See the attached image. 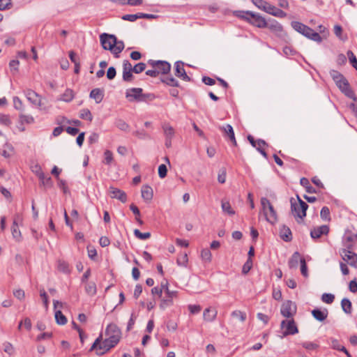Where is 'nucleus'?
<instances>
[{
    "label": "nucleus",
    "instance_id": "obj_55",
    "mask_svg": "<svg viewBox=\"0 0 357 357\" xmlns=\"http://www.w3.org/2000/svg\"><path fill=\"white\" fill-rule=\"evenodd\" d=\"M146 66L144 63H139L133 67V72L136 74L140 73L146 69Z\"/></svg>",
    "mask_w": 357,
    "mask_h": 357
},
{
    "label": "nucleus",
    "instance_id": "obj_3",
    "mask_svg": "<svg viewBox=\"0 0 357 357\" xmlns=\"http://www.w3.org/2000/svg\"><path fill=\"white\" fill-rule=\"evenodd\" d=\"M291 27L299 33L314 41L321 43L322 38L320 35L307 25L297 21L291 23Z\"/></svg>",
    "mask_w": 357,
    "mask_h": 357
},
{
    "label": "nucleus",
    "instance_id": "obj_53",
    "mask_svg": "<svg viewBox=\"0 0 357 357\" xmlns=\"http://www.w3.org/2000/svg\"><path fill=\"white\" fill-rule=\"evenodd\" d=\"M167 166L164 164L160 165L158 167V175L161 178H164L167 176Z\"/></svg>",
    "mask_w": 357,
    "mask_h": 357
},
{
    "label": "nucleus",
    "instance_id": "obj_56",
    "mask_svg": "<svg viewBox=\"0 0 357 357\" xmlns=\"http://www.w3.org/2000/svg\"><path fill=\"white\" fill-rule=\"evenodd\" d=\"M104 155H105L104 162L107 165H109L113 160L112 153L110 151L107 150L105 151Z\"/></svg>",
    "mask_w": 357,
    "mask_h": 357
},
{
    "label": "nucleus",
    "instance_id": "obj_38",
    "mask_svg": "<svg viewBox=\"0 0 357 357\" xmlns=\"http://www.w3.org/2000/svg\"><path fill=\"white\" fill-rule=\"evenodd\" d=\"M231 315L232 317L238 319L241 322H244L247 318L245 312L241 310H234Z\"/></svg>",
    "mask_w": 357,
    "mask_h": 357
},
{
    "label": "nucleus",
    "instance_id": "obj_32",
    "mask_svg": "<svg viewBox=\"0 0 357 357\" xmlns=\"http://www.w3.org/2000/svg\"><path fill=\"white\" fill-rule=\"evenodd\" d=\"M85 291L86 294L89 296H94L96 294V285L95 282H90L86 284L85 285Z\"/></svg>",
    "mask_w": 357,
    "mask_h": 357
},
{
    "label": "nucleus",
    "instance_id": "obj_42",
    "mask_svg": "<svg viewBox=\"0 0 357 357\" xmlns=\"http://www.w3.org/2000/svg\"><path fill=\"white\" fill-rule=\"evenodd\" d=\"M79 117L82 119L91 121L93 119L92 114L89 109H83L80 111Z\"/></svg>",
    "mask_w": 357,
    "mask_h": 357
},
{
    "label": "nucleus",
    "instance_id": "obj_40",
    "mask_svg": "<svg viewBox=\"0 0 357 357\" xmlns=\"http://www.w3.org/2000/svg\"><path fill=\"white\" fill-rule=\"evenodd\" d=\"M347 55L351 65L357 70V59L354 52L351 50H348Z\"/></svg>",
    "mask_w": 357,
    "mask_h": 357
},
{
    "label": "nucleus",
    "instance_id": "obj_6",
    "mask_svg": "<svg viewBox=\"0 0 357 357\" xmlns=\"http://www.w3.org/2000/svg\"><path fill=\"white\" fill-rule=\"evenodd\" d=\"M126 97L130 102H149L155 98L153 93L144 92V91H127Z\"/></svg>",
    "mask_w": 357,
    "mask_h": 357
},
{
    "label": "nucleus",
    "instance_id": "obj_8",
    "mask_svg": "<svg viewBox=\"0 0 357 357\" xmlns=\"http://www.w3.org/2000/svg\"><path fill=\"white\" fill-rule=\"evenodd\" d=\"M102 339V335H100L99 337L95 340V342L92 344L90 351L96 349L97 355H102L107 351H108L109 349L115 347L111 342H107V338L103 342H101Z\"/></svg>",
    "mask_w": 357,
    "mask_h": 357
},
{
    "label": "nucleus",
    "instance_id": "obj_11",
    "mask_svg": "<svg viewBox=\"0 0 357 357\" xmlns=\"http://www.w3.org/2000/svg\"><path fill=\"white\" fill-rule=\"evenodd\" d=\"M357 243V232L354 233L350 230H347L342 237V244L344 249L352 250L354 245Z\"/></svg>",
    "mask_w": 357,
    "mask_h": 357
},
{
    "label": "nucleus",
    "instance_id": "obj_59",
    "mask_svg": "<svg viewBox=\"0 0 357 357\" xmlns=\"http://www.w3.org/2000/svg\"><path fill=\"white\" fill-rule=\"evenodd\" d=\"M218 182L220 183H225L226 181V170L223 168L220 170L218 176Z\"/></svg>",
    "mask_w": 357,
    "mask_h": 357
},
{
    "label": "nucleus",
    "instance_id": "obj_20",
    "mask_svg": "<svg viewBox=\"0 0 357 357\" xmlns=\"http://www.w3.org/2000/svg\"><path fill=\"white\" fill-rule=\"evenodd\" d=\"M221 130L225 132V135L228 136L231 142L234 146L237 145V142L235 138L234 132L232 126L230 124H227L225 126L220 127Z\"/></svg>",
    "mask_w": 357,
    "mask_h": 357
},
{
    "label": "nucleus",
    "instance_id": "obj_14",
    "mask_svg": "<svg viewBox=\"0 0 357 357\" xmlns=\"http://www.w3.org/2000/svg\"><path fill=\"white\" fill-rule=\"evenodd\" d=\"M331 76L335 82L337 87L339 89H349V84L348 80L344 77L343 75L337 71L333 70L331 73Z\"/></svg>",
    "mask_w": 357,
    "mask_h": 357
},
{
    "label": "nucleus",
    "instance_id": "obj_34",
    "mask_svg": "<svg viewBox=\"0 0 357 357\" xmlns=\"http://www.w3.org/2000/svg\"><path fill=\"white\" fill-rule=\"evenodd\" d=\"M11 232H12L13 238L16 241H17V242L21 241L22 234H21V231H20V229L18 228V225H13L11 227Z\"/></svg>",
    "mask_w": 357,
    "mask_h": 357
},
{
    "label": "nucleus",
    "instance_id": "obj_39",
    "mask_svg": "<svg viewBox=\"0 0 357 357\" xmlns=\"http://www.w3.org/2000/svg\"><path fill=\"white\" fill-rule=\"evenodd\" d=\"M298 206L301 208L302 219L306 215V211L308 208V205L303 202L298 196H297Z\"/></svg>",
    "mask_w": 357,
    "mask_h": 357
},
{
    "label": "nucleus",
    "instance_id": "obj_62",
    "mask_svg": "<svg viewBox=\"0 0 357 357\" xmlns=\"http://www.w3.org/2000/svg\"><path fill=\"white\" fill-rule=\"evenodd\" d=\"M3 346H4L3 350H4V351L6 353H7L9 355H12L13 354L14 348H13V345L10 343L5 342L3 344Z\"/></svg>",
    "mask_w": 357,
    "mask_h": 357
},
{
    "label": "nucleus",
    "instance_id": "obj_54",
    "mask_svg": "<svg viewBox=\"0 0 357 357\" xmlns=\"http://www.w3.org/2000/svg\"><path fill=\"white\" fill-rule=\"evenodd\" d=\"M301 272L304 277L308 276L307 267L305 259H301Z\"/></svg>",
    "mask_w": 357,
    "mask_h": 357
},
{
    "label": "nucleus",
    "instance_id": "obj_33",
    "mask_svg": "<svg viewBox=\"0 0 357 357\" xmlns=\"http://www.w3.org/2000/svg\"><path fill=\"white\" fill-rule=\"evenodd\" d=\"M221 207L224 213H227L229 215H233L235 214V211L232 209L229 202L222 201Z\"/></svg>",
    "mask_w": 357,
    "mask_h": 357
},
{
    "label": "nucleus",
    "instance_id": "obj_47",
    "mask_svg": "<svg viewBox=\"0 0 357 357\" xmlns=\"http://www.w3.org/2000/svg\"><path fill=\"white\" fill-rule=\"evenodd\" d=\"M320 216L324 220H330V210L327 206H324L320 212Z\"/></svg>",
    "mask_w": 357,
    "mask_h": 357
},
{
    "label": "nucleus",
    "instance_id": "obj_17",
    "mask_svg": "<svg viewBox=\"0 0 357 357\" xmlns=\"http://www.w3.org/2000/svg\"><path fill=\"white\" fill-rule=\"evenodd\" d=\"M268 28L271 32H273L276 36L284 38L287 33L283 29L282 26L277 21L273 20L272 22H268Z\"/></svg>",
    "mask_w": 357,
    "mask_h": 357
},
{
    "label": "nucleus",
    "instance_id": "obj_1",
    "mask_svg": "<svg viewBox=\"0 0 357 357\" xmlns=\"http://www.w3.org/2000/svg\"><path fill=\"white\" fill-rule=\"evenodd\" d=\"M148 63L155 68L158 72V75L161 74L160 77V82L166 86L171 87H179L178 82L172 75H167L171 70V65L166 61H155L150 59Z\"/></svg>",
    "mask_w": 357,
    "mask_h": 357
},
{
    "label": "nucleus",
    "instance_id": "obj_13",
    "mask_svg": "<svg viewBox=\"0 0 357 357\" xmlns=\"http://www.w3.org/2000/svg\"><path fill=\"white\" fill-rule=\"evenodd\" d=\"M340 255L344 261L357 268V254L352 252L351 250L342 249Z\"/></svg>",
    "mask_w": 357,
    "mask_h": 357
},
{
    "label": "nucleus",
    "instance_id": "obj_57",
    "mask_svg": "<svg viewBox=\"0 0 357 357\" xmlns=\"http://www.w3.org/2000/svg\"><path fill=\"white\" fill-rule=\"evenodd\" d=\"M122 20L130 21V22H135L137 19H139L138 13L136 14H127L122 16Z\"/></svg>",
    "mask_w": 357,
    "mask_h": 357
},
{
    "label": "nucleus",
    "instance_id": "obj_19",
    "mask_svg": "<svg viewBox=\"0 0 357 357\" xmlns=\"http://www.w3.org/2000/svg\"><path fill=\"white\" fill-rule=\"evenodd\" d=\"M329 231V227L327 225H322L315 227L310 231V236L312 238L316 239L321 237L323 234H327Z\"/></svg>",
    "mask_w": 357,
    "mask_h": 357
},
{
    "label": "nucleus",
    "instance_id": "obj_27",
    "mask_svg": "<svg viewBox=\"0 0 357 357\" xmlns=\"http://www.w3.org/2000/svg\"><path fill=\"white\" fill-rule=\"evenodd\" d=\"M280 237L286 242L290 241L292 238L290 229L284 225L280 229Z\"/></svg>",
    "mask_w": 357,
    "mask_h": 357
},
{
    "label": "nucleus",
    "instance_id": "obj_41",
    "mask_svg": "<svg viewBox=\"0 0 357 357\" xmlns=\"http://www.w3.org/2000/svg\"><path fill=\"white\" fill-rule=\"evenodd\" d=\"M188 261V255L186 253H183L180 255L176 260V263L180 266L186 267Z\"/></svg>",
    "mask_w": 357,
    "mask_h": 357
},
{
    "label": "nucleus",
    "instance_id": "obj_4",
    "mask_svg": "<svg viewBox=\"0 0 357 357\" xmlns=\"http://www.w3.org/2000/svg\"><path fill=\"white\" fill-rule=\"evenodd\" d=\"M260 202L261 212L264 213L266 220L272 225L275 224L278 221V215L273 206L266 197L261 198Z\"/></svg>",
    "mask_w": 357,
    "mask_h": 357
},
{
    "label": "nucleus",
    "instance_id": "obj_36",
    "mask_svg": "<svg viewBox=\"0 0 357 357\" xmlns=\"http://www.w3.org/2000/svg\"><path fill=\"white\" fill-rule=\"evenodd\" d=\"M55 319L56 323L60 325H64L67 323V319L61 310L55 311Z\"/></svg>",
    "mask_w": 357,
    "mask_h": 357
},
{
    "label": "nucleus",
    "instance_id": "obj_15",
    "mask_svg": "<svg viewBox=\"0 0 357 357\" xmlns=\"http://www.w3.org/2000/svg\"><path fill=\"white\" fill-rule=\"evenodd\" d=\"M174 75L181 78L182 80L190 82L191 81L190 77L187 75L184 68V63L181 61H177L174 63Z\"/></svg>",
    "mask_w": 357,
    "mask_h": 357
},
{
    "label": "nucleus",
    "instance_id": "obj_25",
    "mask_svg": "<svg viewBox=\"0 0 357 357\" xmlns=\"http://www.w3.org/2000/svg\"><path fill=\"white\" fill-rule=\"evenodd\" d=\"M301 259L300 253L298 252H295L288 261V266L289 268H296L298 265V261L301 262Z\"/></svg>",
    "mask_w": 357,
    "mask_h": 357
},
{
    "label": "nucleus",
    "instance_id": "obj_58",
    "mask_svg": "<svg viewBox=\"0 0 357 357\" xmlns=\"http://www.w3.org/2000/svg\"><path fill=\"white\" fill-rule=\"evenodd\" d=\"M40 296L43 299L45 307L46 309H47L48 305H49L48 297H47V295L44 289L40 290Z\"/></svg>",
    "mask_w": 357,
    "mask_h": 357
},
{
    "label": "nucleus",
    "instance_id": "obj_30",
    "mask_svg": "<svg viewBox=\"0 0 357 357\" xmlns=\"http://www.w3.org/2000/svg\"><path fill=\"white\" fill-rule=\"evenodd\" d=\"M89 96L91 98L93 99L96 103H99L104 97L103 91H91Z\"/></svg>",
    "mask_w": 357,
    "mask_h": 357
},
{
    "label": "nucleus",
    "instance_id": "obj_28",
    "mask_svg": "<svg viewBox=\"0 0 357 357\" xmlns=\"http://www.w3.org/2000/svg\"><path fill=\"white\" fill-rule=\"evenodd\" d=\"M13 153H14V148L10 144L6 143L3 145L1 155L4 158H10L13 155Z\"/></svg>",
    "mask_w": 357,
    "mask_h": 357
},
{
    "label": "nucleus",
    "instance_id": "obj_46",
    "mask_svg": "<svg viewBox=\"0 0 357 357\" xmlns=\"http://www.w3.org/2000/svg\"><path fill=\"white\" fill-rule=\"evenodd\" d=\"M335 296L332 294L324 293L321 296V301L327 304H331L333 302Z\"/></svg>",
    "mask_w": 357,
    "mask_h": 357
},
{
    "label": "nucleus",
    "instance_id": "obj_63",
    "mask_svg": "<svg viewBox=\"0 0 357 357\" xmlns=\"http://www.w3.org/2000/svg\"><path fill=\"white\" fill-rule=\"evenodd\" d=\"M301 344L303 347L308 350L315 349L317 347V344L311 342H303Z\"/></svg>",
    "mask_w": 357,
    "mask_h": 357
},
{
    "label": "nucleus",
    "instance_id": "obj_16",
    "mask_svg": "<svg viewBox=\"0 0 357 357\" xmlns=\"http://www.w3.org/2000/svg\"><path fill=\"white\" fill-rule=\"evenodd\" d=\"M296 307L291 301H287L281 306L280 312L282 316L290 318L296 313Z\"/></svg>",
    "mask_w": 357,
    "mask_h": 357
},
{
    "label": "nucleus",
    "instance_id": "obj_22",
    "mask_svg": "<svg viewBox=\"0 0 357 357\" xmlns=\"http://www.w3.org/2000/svg\"><path fill=\"white\" fill-rule=\"evenodd\" d=\"M312 314L314 318L319 321H324L328 314V311L327 309H314L312 311Z\"/></svg>",
    "mask_w": 357,
    "mask_h": 357
},
{
    "label": "nucleus",
    "instance_id": "obj_43",
    "mask_svg": "<svg viewBox=\"0 0 357 357\" xmlns=\"http://www.w3.org/2000/svg\"><path fill=\"white\" fill-rule=\"evenodd\" d=\"M38 178L40 179L43 185L47 187H51L52 185L51 177L45 176L44 173L43 174V176H40Z\"/></svg>",
    "mask_w": 357,
    "mask_h": 357
},
{
    "label": "nucleus",
    "instance_id": "obj_7",
    "mask_svg": "<svg viewBox=\"0 0 357 357\" xmlns=\"http://www.w3.org/2000/svg\"><path fill=\"white\" fill-rule=\"evenodd\" d=\"M105 334L107 336V342H111L116 346L121 338V331L115 324H109L105 330Z\"/></svg>",
    "mask_w": 357,
    "mask_h": 357
},
{
    "label": "nucleus",
    "instance_id": "obj_10",
    "mask_svg": "<svg viewBox=\"0 0 357 357\" xmlns=\"http://www.w3.org/2000/svg\"><path fill=\"white\" fill-rule=\"evenodd\" d=\"M247 13L250 16V19H248L249 24L260 29L266 28L268 26V22L260 14L254 12Z\"/></svg>",
    "mask_w": 357,
    "mask_h": 357
},
{
    "label": "nucleus",
    "instance_id": "obj_5",
    "mask_svg": "<svg viewBox=\"0 0 357 357\" xmlns=\"http://www.w3.org/2000/svg\"><path fill=\"white\" fill-rule=\"evenodd\" d=\"M162 287L165 288V296L161 297L159 307L161 310H165L166 308L171 307L174 305V300L176 299L178 296V292L169 289V282H165Z\"/></svg>",
    "mask_w": 357,
    "mask_h": 357
},
{
    "label": "nucleus",
    "instance_id": "obj_52",
    "mask_svg": "<svg viewBox=\"0 0 357 357\" xmlns=\"http://www.w3.org/2000/svg\"><path fill=\"white\" fill-rule=\"evenodd\" d=\"M252 266V259L249 258L246 261V262L244 264V265L243 266L242 273L243 274H247L251 269Z\"/></svg>",
    "mask_w": 357,
    "mask_h": 357
},
{
    "label": "nucleus",
    "instance_id": "obj_60",
    "mask_svg": "<svg viewBox=\"0 0 357 357\" xmlns=\"http://www.w3.org/2000/svg\"><path fill=\"white\" fill-rule=\"evenodd\" d=\"M202 82L208 86H213L215 84L216 79L210 77L204 76L202 77Z\"/></svg>",
    "mask_w": 357,
    "mask_h": 357
},
{
    "label": "nucleus",
    "instance_id": "obj_37",
    "mask_svg": "<svg viewBox=\"0 0 357 357\" xmlns=\"http://www.w3.org/2000/svg\"><path fill=\"white\" fill-rule=\"evenodd\" d=\"M201 257L203 261L210 263L212 259V254L209 249L205 248L201 251Z\"/></svg>",
    "mask_w": 357,
    "mask_h": 357
},
{
    "label": "nucleus",
    "instance_id": "obj_2",
    "mask_svg": "<svg viewBox=\"0 0 357 357\" xmlns=\"http://www.w3.org/2000/svg\"><path fill=\"white\" fill-rule=\"evenodd\" d=\"M100 41L102 48L105 50H109L116 58L119 57L120 53L125 47L123 41L118 40L113 34L107 33L100 34Z\"/></svg>",
    "mask_w": 357,
    "mask_h": 357
},
{
    "label": "nucleus",
    "instance_id": "obj_64",
    "mask_svg": "<svg viewBox=\"0 0 357 357\" xmlns=\"http://www.w3.org/2000/svg\"><path fill=\"white\" fill-rule=\"evenodd\" d=\"M133 71H126L123 70V79L125 82H130L132 79V73Z\"/></svg>",
    "mask_w": 357,
    "mask_h": 357
},
{
    "label": "nucleus",
    "instance_id": "obj_48",
    "mask_svg": "<svg viewBox=\"0 0 357 357\" xmlns=\"http://www.w3.org/2000/svg\"><path fill=\"white\" fill-rule=\"evenodd\" d=\"M58 269L63 273H69L70 269L68 263L64 261H58Z\"/></svg>",
    "mask_w": 357,
    "mask_h": 357
},
{
    "label": "nucleus",
    "instance_id": "obj_31",
    "mask_svg": "<svg viewBox=\"0 0 357 357\" xmlns=\"http://www.w3.org/2000/svg\"><path fill=\"white\" fill-rule=\"evenodd\" d=\"M341 306L342 310L347 314H351V302L348 298H343L341 301Z\"/></svg>",
    "mask_w": 357,
    "mask_h": 357
},
{
    "label": "nucleus",
    "instance_id": "obj_45",
    "mask_svg": "<svg viewBox=\"0 0 357 357\" xmlns=\"http://www.w3.org/2000/svg\"><path fill=\"white\" fill-rule=\"evenodd\" d=\"M116 127L123 131H128L129 129V125L122 119H118L116 121Z\"/></svg>",
    "mask_w": 357,
    "mask_h": 357
},
{
    "label": "nucleus",
    "instance_id": "obj_12",
    "mask_svg": "<svg viewBox=\"0 0 357 357\" xmlns=\"http://www.w3.org/2000/svg\"><path fill=\"white\" fill-rule=\"evenodd\" d=\"M163 134L165 138V145L167 148L172 146V142L175 136V130L169 123L162 124Z\"/></svg>",
    "mask_w": 357,
    "mask_h": 357
},
{
    "label": "nucleus",
    "instance_id": "obj_49",
    "mask_svg": "<svg viewBox=\"0 0 357 357\" xmlns=\"http://www.w3.org/2000/svg\"><path fill=\"white\" fill-rule=\"evenodd\" d=\"M253 4L257 6L258 8L264 10L267 4L268 3L267 1L264 0H252Z\"/></svg>",
    "mask_w": 357,
    "mask_h": 357
},
{
    "label": "nucleus",
    "instance_id": "obj_35",
    "mask_svg": "<svg viewBox=\"0 0 357 357\" xmlns=\"http://www.w3.org/2000/svg\"><path fill=\"white\" fill-rule=\"evenodd\" d=\"M165 282H168L167 280H164L161 282L160 287H155L151 289V294L153 295H158L159 297H162V293L165 291V287H163L162 285L165 284L164 283Z\"/></svg>",
    "mask_w": 357,
    "mask_h": 357
},
{
    "label": "nucleus",
    "instance_id": "obj_51",
    "mask_svg": "<svg viewBox=\"0 0 357 357\" xmlns=\"http://www.w3.org/2000/svg\"><path fill=\"white\" fill-rule=\"evenodd\" d=\"M133 135L141 139L149 138V135L144 130H136L133 132Z\"/></svg>",
    "mask_w": 357,
    "mask_h": 357
},
{
    "label": "nucleus",
    "instance_id": "obj_50",
    "mask_svg": "<svg viewBox=\"0 0 357 357\" xmlns=\"http://www.w3.org/2000/svg\"><path fill=\"white\" fill-rule=\"evenodd\" d=\"M247 13H252V11H249V10H247V11H241V10L236 11L235 12V15L236 17L241 18V19L244 20L245 21H246L248 22V19H250V16H249V15Z\"/></svg>",
    "mask_w": 357,
    "mask_h": 357
},
{
    "label": "nucleus",
    "instance_id": "obj_24",
    "mask_svg": "<svg viewBox=\"0 0 357 357\" xmlns=\"http://www.w3.org/2000/svg\"><path fill=\"white\" fill-rule=\"evenodd\" d=\"M142 197L146 202H150L153 199V189L149 185H144L142 188Z\"/></svg>",
    "mask_w": 357,
    "mask_h": 357
},
{
    "label": "nucleus",
    "instance_id": "obj_21",
    "mask_svg": "<svg viewBox=\"0 0 357 357\" xmlns=\"http://www.w3.org/2000/svg\"><path fill=\"white\" fill-rule=\"evenodd\" d=\"M217 314L218 312L215 309L206 308L203 313L204 319L208 322L213 321L216 319Z\"/></svg>",
    "mask_w": 357,
    "mask_h": 357
},
{
    "label": "nucleus",
    "instance_id": "obj_18",
    "mask_svg": "<svg viewBox=\"0 0 357 357\" xmlns=\"http://www.w3.org/2000/svg\"><path fill=\"white\" fill-rule=\"evenodd\" d=\"M108 193L112 199H116L123 203L127 202L126 193L119 188L111 186L108 190Z\"/></svg>",
    "mask_w": 357,
    "mask_h": 357
},
{
    "label": "nucleus",
    "instance_id": "obj_61",
    "mask_svg": "<svg viewBox=\"0 0 357 357\" xmlns=\"http://www.w3.org/2000/svg\"><path fill=\"white\" fill-rule=\"evenodd\" d=\"M116 71L114 67L111 66L108 68L107 72V77L108 79H112L115 77Z\"/></svg>",
    "mask_w": 357,
    "mask_h": 357
},
{
    "label": "nucleus",
    "instance_id": "obj_26",
    "mask_svg": "<svg viewBox=\"0 0 357 357\" xmlns=\"http://www.w3.org/2000/svg\"><path fill=\"white\" fill-rule=\"evenodd\" d=\"M291 212L295 218L302 219L301 208L298 206V202L294 198L290 199Z\"/></svg>",
    "mask_w": 357,
    "mask_h": 357
},
{
    "label": "nucleus",
    "instance_id": "obj_44",
    "mask_svg": "<svg viewBox=\"0 0 357 357\" xmlns=\"http://www.w3.org/2000/svg\"><path fill=\"white\" fill-rule=\"evenodd\" d=\"M134 234H135V237H137V238L141 239V240H146V239L149 238L151 236V233H149V232L142 233L137 229H135L134 230Z\"/></svg>",
    "mask_w": 357,
    "mask_h": 357
},
{
    "label": "nucleus",
    "instance_id": "obj_23",
    "mask_svg": "<svg viewBox=\"0 0 357 357\" xmlns=\"http://www.w3.org/2000/svg\"><path fill=\"white\" fill-rule=\"evenodd\" d=\"M27 99L33 104L36 105H40L42 98L36 91H27L26 93Z\"/></svg>",
    "mask_w": 357,
    "mask_h": 357
},
{
    "label": "nucleus",
    "instance_id": "obj_29",
    "mask_svg": "<svg viewBox=\"0 0 357 357\" xmlns=\"http://www.w3.org/2000/svg\"><path fill=\"white\" fill-rule=\"evenodd\" d=\"M301 185L304 187L308 193H317V190L314 188H313L307 178H301L300 180Z\"/></svg>",
    "mask_w": 357,
    "mask_h": 357
},
{
    "label": "nucleus",
    "instance_id": "obj_9",
    "mask_svg": "<svg viewBox=\"0 0 357 357\" xmlns=\"http://www.w3.org/2000/svg\"><path fill=\"white\" fill-rule=\"evenodd\" d=\"M283 337L293 335L298 333V327L293 319L282 320L280 324Z\"/></svg>",
    "mask_w": 357,
    "mask_h": 357
}]
</instances>
